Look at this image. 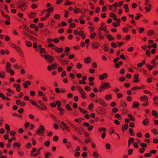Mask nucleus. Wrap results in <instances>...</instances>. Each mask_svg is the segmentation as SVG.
Listing matches in <instances>:
<instances>
[{
    "mask_svg": "<svg viewBox=\"0 0 158 158\" xmlns=\"http://www.w3.org/2000/svg\"><path fill=\"white\" fill-rule=\"evenodd\" d=\"M82 119H84L83 118H80L79 119L77 118L75 119V121L76 122L80 123L81 121V120Z\"/></svg>",
    "mask_w": 158,
    "mask_h": 158,
    "instance_id": "50",
    "label": "nucleus"
},
{
    "mask_svg": "<svg viewBox=\"0 0 158 158\" xmlns=\"http://www.w3.org/2000/svg\"><path fill=\"white\" fill-rule=\"evenodd\" d=\"M51 155V154L50 152H48L47 153H45V158H48L49 156Z\"/></svg>",
    "mask_w": 158,
    "mask_h": 158,
    "instance_id": "47",
    "label": "nucleus"
},
{
    "mask_svg": "<svg viewBox=\"0 0 158 158\" xmlns=\"http://www.w3.org/2000/svg\"><path fill=\"white\" fill-rule=\"evenodd\" d=\"M80 94H81V98L83 99H85L86 98V97L85 95L86 93L84 91L83 92H82Z\"/></svg>",
    "mask_w": 158,
    "mask_h": 158,
    "instance_id": "21",
    "label": "nucleus"
},
{
    "mask_svg": "<svg viewBox=\"0 0 158 158\" xmlns=\"http://www.w3.org/2000/svg\"><path fill=\"white\" fill-rule=\"evenodd\" d=\"M110 87V86L109 85V83H106L102 84L101 85L100 89H107Z\"/></svg>",
    "mask_w": 158,
    "mask_h": 158,
    "instance_id": "5",
    "label": "nucleus"
},
{
    "mask_svg": "<svg viewBox=\"0 0 158 158\" xmlns=\"http://www.w3.org/2000/svg\"><path fill=\"white\" fill-rule=\"evenodd\" d=\"M10 66L11 64L9 62H8L6 63L5 69L7 72H9V71L11 69Z\"/></svg>",
    "mask_w": 158,
    "mask_h": 158,
    "instance_id": "8",
    "label": "nucleus"
},
{
    "mask_svg": "<svg viewBox=\"0 0 158 158\" xmlns=\"http://www.w3.org/2000/svg\"><path fill=\"white\" fill-rule=\"evenodd\" d=\"M128 125L127 124H125L124 126H123L122 127V130L123 131V132H124V131L123 130V129H124L125 130H127L128 128Z\"/></svg>",
    "mask_w": 158,
    "mask_h": 158,
    "instance_id": "25",
    "label": "nucleus"
},
{
    "mask_svg": "<svg viewBox=\"0 0 158 158\" xmlns=\"http://www.w3.org/2000/svg\"><path fill=\"white\" fill-rule=\"evenodd\" d=\"M96 35V33H93L90 34V37L91 39L94 38Z\"/></svg>",
    "mask_w": 158,
    "mask_h": 158,
    "instance_id": "33",
    "label": "nucleus"
},
{
    "mask_svg": "<svg viewBox=\"0 0 158 158\" xmlns=\"http://www.w3.org/2000/svg\"><path fill=\"white\" fill-rule=\"evenodd\" d=\"M36 13L35 12H32L28 14L29 17L30 18H33L35 17Z\"/></svg>",
    "mask_w": 158,
    "mask_h": 158,
    "instance_id": "16",
    "label": "nucleus"
},
{
    "mask_svg": "<svg viewBox=\"0 0 158 158\" xmlns=\"http://www.w3.org/2000/svg\"><path fill=\"white\" fill-rule=\"evenodd\" d=\"M107 37L108 40L110 41L112 40L113 39L112 36L110 35H108L107 36Z\"/></svg>",
    "mask_w": 158,
    "mask_h": 158,
    "instance_id": "40",
    "label": "nucleus"
},
{
    "mask_svg": "<svg viewBox=\"0 0 158 158\" xmlns=\"http://www.w3.org/2000/svg\"><path fill=\"white\" fill-rule=\"evenodd\" d=\"M61 123L63 126H65V129L66 131L68 132L70 131V129L69 127H68L64 122H61Z\"/></svg>",
    "mask_w": 158,
    "mask_h": 158,
    "instance_id": "7",
    "label": "nucleus"
},
{
    "mask_svg": "<svg viewBox=\"0 0 158 158\" xmlns=\"http://www.w3.org/2000/svg\"><path fill=\"white\" fill-rule=\"evenodd\" d=\"M106 147L107 149L109 150L110 149V144L109 143H106Z\"/></svg>",
    "mask_w": 158,
    "mask_h": 158,
    "instance_id": "56",
    "label": "nucleus"
},
{
    "mask_svg": "<svg viewBox=\"0 0 158 158\" xmlns=\"http://www.w3.org/2000/svg\"><path fill=\"white\" fill-rule=\"evenodd\" d=\"M15 49L17 50L18 52L21 55H22L23 54V51L21 50V49L18 46H17V47H15Z\"/></svg>",
    "mask_w": 158,
    "mask_h": 158,
    "instance_id": "13",
    "label": "nucleus"
},
{
    "mask_svg": "<svg viewBox=\"0 0 158 158\" xmlns=\"http://www.w3.org/2000/svg\"><path fill=\"white\" fill-rule=\"evenodd\" d=\"M60 16L58 14H56L54 16V18L56 19H59L60 18Z\"/></svg>",
    "mask_w": 158,
    "mask_h": 158,
    "instance_id": "34",
    "label": "nucleus"
},
{
    "mask_svg": "<svg viewBox=\"0 0 158 158\" xmlns=\"http://www.w3.org/2000/svg\"><path fill=\"white\" fill-rule=\"evenodd\" d=\"M81 67H82V65L80 63H78L77 64V65H76V67L77 68H78L79 69L81 68Z\"/></svg>",
    "mask_w": 158,
    "mask_h": 158,
    "instance_id": "64",
    "label": "nucleus"
},
{
    "mask_svg": "<svg viewBox=\"0 0 158 158\" xmlns=\"http://www.w3.org/2000/svg\"><path fill=\"white\" fill-rule=\"evenodd\" d=\"M66 73L65 71H63L61 74V76L62 77H64L66 75Z\"/></svg>",
    "mask_w": 158,
    "mask_h": 158,
    "instance_id": "53",
    "label": "nucleus"
},
{
    "mask_svg": "<svg viewBox=\"0 0 158 158\" xmlns=\"http://www.w3.org/2000/svg\"><path fill=\"white\" fill-rule=\"evenodd\" d=\"M139 33H141L144 30V28L141 27L139 28Z\"/></svg>",
    "mask_w": 158,
    "mask_h": 158,
    "instance_id": "45",
    "label": "nucleus"
},
{
    "mask_svg": "<svg viewBox=\"0 0 158 158\" xmlns=\"http://www.w3.org/2000/svg\"><path fill=\"white\" fill-rule=\"evenodd\" d=\"M18 3V7L21 10L24 11L26 9L27 5L25 3L20 1Z\"/></svg>",
    "mask_w": 158,
    "mask_h": 158,
    "instance_id": "2",
    "label": "nucleus"
},
{
    "mask_svg": "<svg viewBox=\"0 0 158 158\" xmlns=\"http://www.w3.org/2000/svg\"><path fill=\"white\" fill-rule=\"evenodd\" d=\"M56 64H54L53 65L50 66L49 65L48 67V69L49 71H50L52 70V68H54V67H56Z\"/></svg>",
    "mask_w": 158,
    "mask_h": 158,
    "instance_id": "26",
    "label": "nucleus"
},
{
    "mask_svg": "<svg viewBox=\"0 0 158 158\" xmlns=\"http://www.w3.org/2000/svg\"><path fill=\"white\" fill-rule=\"evenodd\" d=\"M154 33V31L153 30H150L148 31L147 34L148 36H150L153 35Z\"/></svg>",
    "mask_w": 158,
    "mask_h": 158,
    "instance_id": "20",
    "label": "nucleus"
},
{
    "mask_svg": "<svg viewBox=\"0 0 158 158\" xmlns=\"http://www.w3.org/2000/svg\"><path fill=\"white\" fill-rule=\"evenodd\" d=\"M5 74L4 73L1 72V73H0V77L1 78H4L5 77L4 76V75Z\"/></svg>",
    "mask_w": 158,
    "mask_h": 158,
    "instance_id": "51",
    "label": "nucleus"
},
{
    "mask_svg": "<svg viewBox=\"0 0 158 158\" xmlns=\"http://www.w3.org/2000/svg\"><path fill=\"white\" fill-rule=\"evenodd\" d=\"M139 76V75L138 74H135L134 76V82L135 83H138L139 82V80L138 78V77Z\"/></svg>",
    "mask_w": 158,
    "mask_h": 158,
    "instance_id": "17",
    "label": "nucleus"
},
{
    "mask_svg": "<svg viewBox=\"0 0 158 158\" xmlns=\"http://www.w3.org/2000/svg\"><path fill=\"white\" fill-rule=\"evenodd\" d=\"M133 105L132 106V107L133 108H137L139 107V103L136 101L134 102H133Z\"/></svg>",
    "mask_w": 158,
    "mask_h": 158,
    "instance_id": "14",
    "label": "nucleus"
},
{
    "mask_svg": "<svg viewBox=\"0 0 158 158\" xmlns=\"http://www.w3.org/2000/svg\"><path fill=\"white\" fill-rule=\"evenodd\" d=\"M20 85L19 84H18L17 86L16 87V89L17 92H19L20 90Z\"/></svg>",
    "mask_w": 158,
    "mask_h": 158,
    "instance_id": "52",
    "label": "nucleus"
},
{
    "mask_svg": "<svg viewBox=\"0 0 158 158\" xmlns=\"http://www.w3.org/2000/svg\"><path fill=\"white\" fill-rule=\"evenodd\" d=\"M23 33L24 35L28 37H30V36L29 33H27L26 32L23 31Z\"/></svg>",
    "mask_w": 158,
    "mask_h": 158,
    "instance_id": "60",
    "label": "nucleus"
},
{
    "mask_svg": "<svg viewBox=\"0 0 158 158\" xmlns=\"http://www.w3.org/2000/svg\"><path fill=\"white\" fill-rule=\"evenodd\" d=\"M40 150V149H38L37 150V153H34L31 155V156L32 157H36L39 154V153Z\"/></svg>",
    "mask_w": 158,
    "mask_h": 158,
    "instance_id": "27",
    "label": "nucleus"
},
{
    "mask_svg": "<svg viewBox=\"0 0 158 158\" xmlns=\"http://www.w3.org/2000/svg\"><path fill=\"white\" fill-rule=\"evenodd\" d=\"M38 103L42 106V107L41 108L40 107V108L41 110H44L46 109L47 108L46 106L41 100L38 101Z\"/></svg>",
    "mask_w": 158,
    "mask_h": 158,
    "instance_id": "6",
    "label": "nucleus"
},
{
    "mask_svg": "<svg viewBox=\"0 0 158 158\" xmlns=\"http://www.w3.org/2000/svg\"><path fill=\"white\" fill-rule=\"evenodd\" d=\"M68 123L73 128L74 130L75 131H76L80 135H82V133L81 131V130L78 129L77 127H75L74 125H73L70 122H68Z\"/></svg>",
    "mask_w": 158,
    "mask_h": 158,
    "instance_id": "3",
    "label": "nucleus"
},
{
    "mask_svg": "<svg viewBox=\"0 0 158 158\" xmlns=\"http://www.w3.org/2000/svg\"><path fill=\"white\" fill-rule=\"evenodd\" d=\"M111 47L114 48H115L117 47V45L114 42H112L111 44Z\"/></svg>",
    "mask_w": 158,
    "mask_h": 158,
    "instance_id": "46",
    "label": "nucleus"
},
{
    "mask_svg": "<svg viewBox=\"0 0 158 158\" xmlns=\"http://www.w3.org/2000/svg\"><path fill=\"white\" fill-rule=\"evenodd\" d=\"M146 7H145V9L146 10L147 12H149L151 10L152 6L150 4H148L145 5Z\"/></svg>",
    "mask_w": 158,
    "mask_h": 158,
    "instance_id": "10",
    "label": "nucleus"
},
{
    "mask_svg": "<svg viewBox=\"0 0 158 158\" xmlns=\"http://www.w3.org/2000/svg\"><path fill=\"white\" fill-rule=\"evenodd\" d=\"M139 88H140V87L139 86H134L131 88V90L132 91L135 90H136L137 89H139Z\"/></svg>",
    "mask_w": 158,
    "mask_h": 158,
    "instance_id": "36",
    "label": "nucleus"
},
{
    "mask_svg": "<svg viewBox=\"0 0 158 158\" xmlns=\"http://www.w3.org/2000/svg\"><path fill=\"white\" fill-rule=\"evenodd\" d=\"M84 88L87 91H89L90 90V87L89 86H86Z\"/></svg>",
    "mask_w": 158,
    "mask_h": 158,
    "instance_id": "57",
    "label": "nucleus"
},
{
    "mask_svg": "<svg viewBox=\"0 0 158 158\" xmlns=\"http://www.w3.org/2000/svg\"><path fill=\"white\" fill-rule=\"evenodd\" d=\"M140 100L145 102H148V99L146 96L144 95L140 98Z\"/></svg>",
    "mask_w": 158,
    "mask_h": 158,
    "instance_id": "11",
    "label": "nucleus"
},
{
    "mask_svg": "<svg viewBox=\"0 0 158 158\" xmlns=\"http://www.w3.org/2000/svg\"><path fill=\"white\" fill-rule=\"evenodd\" d=\"M54 10V8L53 7H51L48 9L47 11L48 12H51L53 11Z\"/></svg>",
    "mask_w": 158,
    "mask_h": 158,
    "instance_id": "38",
    "label": "nucleus"
},
{
    "mask_svg": "<svg viewBox=\"0 0 158 158\" xmlns=\"http://www.w3.org/2000/svg\"><path fill=\"white\" fill-rule=\"evenodd\" d=\"M115 117L118 119H121L122 118L120 114H116Z\"/></svg>",
    "mask_w": 158,
    "mask_h": 158,
    "instance_id": "43",
    "label": "nucleus"
},
{
    "mask_svg": "<svg viewBox=\"0 0 158 158\" xmlns=\"http://www.w3.org/2000/svg\"><path fill=\"white\" fill-rule=\"evenodd\" d=\"M29 102L30 103H31L33 105L35 106L36 107H37L38 108H40V106L38 105L36 102H34V101L31 100H30Z\"/></svg>",
    "mask_w": 158,
    "mask_h": 158,
    "instance_id": "19",
    "label": "nucleus"
},
{
    "mask_svg": "<svg viewBox=\"0 0 158 158\" xmlns=\"http://www.w3.org/2000/svg\"><path fill=\"white\" fill-rule=\"evenodd\" d=\"M26 45L27 47H31L32 46V44L31 42L30 41L27 42H26Z\"/></svg>",
    "mask_w": 158,
    "mask_h": 158,
    "instance_id": "42",
    "label": "nucleus"
},
{
    "mask_svg": "<svg viewBox=\"0 0 158 158\" xmlns=\"http://www.w3.org/2000/svg\"><path fill=\"white\" fill-rule=\"evenodd\" d=\"M127 116L132 121H134L135 120V118L131 115V114H128L127 115Z\"/></svg>",
    "mask_w": 158,
    "mask_h": 158,
    "instance_id": "29",
    "label": "nucleus"
},
{
    "mask_svg": "<svg viewBox=\"0 0 158 158\" xmlns=\"http://www.w3.org/2000/svg\"><path fill=\"white\" fill-rule=\"evenodd\" d=\"M79 11H81L79 8H76L74 9V12L75 13H79Z\"/></svg>",
    "mask_w": 158,
    "mask_h": 158,
    "instance_id": "32",
    "label": "nucleus"
},
{
    "mask_svg": "<svg viewBox=\"0 0 158 158\" xmlns=\"http://www.w3.org/2000/svg\"><path fill=\"white\" fill-rule=\"evenodd\" d=\"M77 88L80 93L83 92V91H84L83 89L81 87L79 86H77Z\"/></svg>",
    "mask_w": 158,
    "mask_h": 158,
    "instance_id": "31",
    "label": "nucleus"
},
{
    "mask_svg": "<svg viewBox=\"0 0 158 158\" xmlns=\"http://www.w3.org/2000/svg\"><path fill=\"white\" fill-rule=\"evenodd\" d=\"M99 46V44L97 43L93 42L92 44V47L93 48L97 49Z\"/></svg>",
    "mask_w": 158,
    "mask_h": 158,
    "instance_id": "9",
    "label": "nucleus"
},
{
    "mask_svg": "<svg viewBox=\"0 0 158 158\" xmlns=\"http://www.w3.org/2000/svg\"><path fill=\"white\" fill-rule=\"evenodd\" d=\"M101 114H104L105 113V110L104 108H102L101 109Z\"/></svg>",
    "mask_w": 158,
    "mask_h": 158,
    "instance_id": "59",
    "label": "nucleus"
},
{
    "mask_svg": "<svg viewBox=\"0 0 158 158\" xmlns=\"http://www.w3.org/2000/svg\"><path fill=\"white\" fill-rule=\"evenodd\" d=\"M58 140V137L57 136H55L53 137V140L55 141H57Z\"/></svg>",
    "mask_w": 158,
    "mask_h": 158,
    "instance_id": "61",
    "label": "nucleus"
},
{
    "mask_svg": "<svg viewBox=\"0 0 158 158\" xmlns=\"http://www.w3.org/2000/svg\"><path fill=\"white\" fill-rule=\"evenodd\" d=\"M102 131H106V129L105 128L102 127L100 128L99 129V131L100 132H101Z\"/></svg>",
    "mask_w": 158,
    "mask_h": 158,
    "instance_id": "44",
    "label": "nucleus"
},
{
    "mask_svg": "<svg viewBox=\"0 0 158 158\" xmlns=\"http://www.w3.org/2000/svg\"><path fill=\"white\" fill-rule=\"evenodd\" d=\"M96 102H98L101 105L103 106H106V104L105 102L102 99L100 98H98L96 99L95 100Z\"/></svg>",
    "mask_w": 158,
    "mask_h": 158,
    "instance_id": "4",
    "label": "nucleus"
},
{
    "mask_svg": "<svg viewBox=\"0 0 158 158\" xmlns=\"http://www.w3.org/2000/svg\"><path fill=\"white\" fill-rule=\"evenodd\" d=\"M78 109L81 112H82L84 114L87 113L88 111L83 109L80 107H78Z\"/></svg>",
    "mask_w": 158,
    "mask_h": 158,
    "instance_id": "24",
    "label": "nucleus"
},
{
    "mask_svg": "<svg viewBox=\"0 0 158 158\" xmlns=\"http://www.w3.org/2000/svg\"><path fill=\"white\" fill-rule=\"evenodd\" d=\"M5 128L8 130L9 131L10 130V126L8 124H6L5 125Z\"/></svg>",
    "mask_w": 158,
    "mask_h": 158,
    "instance_id": "54",
    "label": "nucleus"
},
{
    "mask_svg": "<svg viewBox=\"0 0 158 158\" xmlns=\"http://www.w3.org/2000/svg\"><path fill=\"white\" fill-rule=\"evenodd\" d=\"M66 108L69 110H72L71 107L69 104H67L66 105Z\"/></svg>",
    "mask_w": 158,
    "mask_h": 158,
    "instance_id": "48",
    "label": "nucleus"
},
{
    "mask_svg": "<svg viewBox=\"0 0 158 158\" xmlns=\"http://www.w3.org/2000/svg\"><path fill=\"white\" fill-rule=\"evenodd\" d=\"M15 147H18V148H20V145L17 142H15L13 144V148H15Z\"/></svg>",
    "mask_w": 158,
    "mask_h": 158,
    "instance_id": "23",
    "label": "nucleus"
},
{
    "mask_svg": "<svg viewBox=\"0 0 158 158\" xmlns=\"http://www.w3.org/2000/svg\"><path fill=\"white\" fill-rule=\"evenodd\" d=\"M149 123V120L148 118H146L142 122L143 124L145 126L147 125Z\"/></svg>",
    "mask_w": 158,
    "mask_h": 158,
    "instance_id": "18",
    "label": "nucleus"
},
{
    "mask_svg": "<svg viewBox=\"0 0 158 158\" xmlns=\"http://www.w3.org/2000/svg\"><path fill=\"white\" fill-rule=\"evenodd\" d=\"M89 5L90 6L92 10H94V7L93 3L91 2H90L89 3Z\"/></svg>",
    "mask_w": 158,
    "mask_h": 158,
    "instance_id": "55",
    "label": "nucleus"
},
{
    "mask_svg": "<svg viewBox=\"0 0 158 158\" xmlns=\"http://www.w3.org/2000/svg\"><path fill=\"white\" fill-rule=\"evenodd\" d=\"M45 130L44 127L43 125H40V127L38 129L36 133L38 135H43L44 133Z\"/></svg>",
    "mask_w": 158,
    "mask_h": 158,
    "instance_id": "1",
    "label": "nucleus"
},
{
    "mask_svg": "<svg viewBox=\"0 0 158 158\" xmlns=\"http://www.w3.org/2000/svg\"><path fill=\"white\" fill-rule=\"evenodd\" d=\"M146 66L148 67V68L149 70H152L153 68L152 66L150 65L149 64H146Z\"/></svg>",
    "mask_w": 158,
    "mask_h": 158,
    "instance_id": "35",
    "label": "nucleus"
},
{
    "mask_svg": "<svg viewBox=\"0 0 158 158\" xmlns=\"http://www.w3.org/2000/svg\"><path fill=\"white\" fill-rule=\"evenodd\" d=\"M110 16L111 18H115L116 17V16L115 14L113 12H111L110 14Z\"/></svg>",
    "mask_w": 158,
    "mask_h": 158,
    "instance_id": "41",
    "label": "nucleus"
},
{
    "mask_svg": "<svg viewBox=\"0 0 158 158\" xmlns=\"http://www.w3.org/2000/svg\"><path fill=\"white\" fill-rule=\"evenodd\" d=\"M134 139L133 138H130L128 141V146H130L131 143V142H133L134 141Z\"/></svg>",
    "mask_w": 158,
    "mask_h": 158,
    "instance_id": "37",
    "label": "nucleus"
},
{
    "mask_svg": "<svg viewBox=\"0 0 158 158\" xmlns=\"http://www.w3.org/2000/svg\"><path fill=\"white\" fill-rule=\"evenodd\" d=\"M123 7L125 9V11L127 12H129V10L128 9V5L127 4H124L123 6Z\"/></svg>",
    "mask_w": 158,
    "mask_h": 158,
    "instance_id": "28",
    "label": "nucleus"
},
{
    "mask_svg": "<svg viewBox=\"0 0 158 158\" xmlns=\"http://www.w3.org/2000/svg\"><path fill=\"white\" fill-rule=\"evenodd\" d=\"M93 156L95 157H98L99 156V155L98 154L97 152H94L93 153Z\"/></svg>",
    "mask_w": 158,
    "mask_h": 158,
    "instance_id": "62",
    "label": "nucleus"
},
{
    "mask_svg": "<svg viewBox=\"0 0 158 158\" xmlns=\"http://www.w3.org/2000/svg\"><path fill=\"white\" fill-rule=\"evenodd\" d=\"M151 131L155 135H156L157 134V132L155 129H152Z\"/></svg>",
    "mask_w": 158,
    "mask_h": 158,
    "instance_id": "49",
    "label": "nucleus"
},
{
    "mask_svg": "<svg viewBox=\"0 0 158 158\" xmlns=\"http://www.w3.org/2000/svg\"><path fill=\"white\" fill-rule=\"evenodd\" d=\"M1 14H2V15L3 17H4L5 18H6V19L8 20H10V17L8 16L7 15L5 14H4V11H3L1 10Z\"/></svg>",
    "mask_w": 158,
    "mask_h": 158,
    "instance_id": "15",
    "label": "nucleus"
},
{
    "mask_svg": "<svg viewBox=\"0 0 158 158\" xmlns=\"http://www.w3.org/2000/svg\"><path fill=\"white\" fill-rule=\"evenodd\" d=\"M50 144V143L49 141H47L44 143V145L46 147H48Z\"/></svg>",
    "mask_w": 158,
    "mask_h": 158,
    "instance_id": "39",
    "label": "nucleus"
},
{
    "mask_svg": "<svg viewBox=\"0 0 158 158\" xmlns=\"http://www.w3.org/2000/svg\"><path fill=\"white\" fill-rule=\"evenodd\" d=\"M112 98V96L110 94H108L105 97V98L106 99L108 100H110Z\"/></svg>",
    "mask_w": 158,
    "mask_h": 158,
    "instance_id": "30",
    "label": "nucleus"
},
{
    "mask_svg": "<svg viewBox=\"0 0 158 158\" xmlns=\"http://www.w3.org/2000/svg\"><path fill=\"white\" fill-rule=\"evenodd\" d=\"M91 58L89 57H87L85 59H84V61L85 62L86 64L89 63L90 62V61H91Z\"/></svg>",
    "mask_w": 158,
    "mask_h": 158,
    "instance_id": "22",
    "label": "nucleus"
},
{
    "mask_svg": "<svg viewBox=\"0 0 158 158\" xmlns=\"http://www.w3.org/2000/svg\"><path fill=\"white\" fill-rule=\"evenodd\" d=\"M146 54L147 56H150V51L149 50H148L146 51Z\"/></svg>",
    "mask_w": 158,
    "mask_h": 158,
    "instance_id": "63",
    "label": "nucleus"
},
{
    "mask_svg": "<svg viewBox=\"0 0 158 158\" xmlns=\"http://www.w3.org/2000/svg\"><path fill=\"white\" fill-rule=\"evenodd\" d=\"M140 145L142 147H146L147 146V144L145 143H141Z\"/></svg>",
    "mask_w": 158,
    "mask_h": 158,
    "instance_id": "58",
    "label": "nucleus"
},
{
    "mask_svg": "<svg viewBox=\"0 0 158 158\" xmlns=\"http://www.w3.org/2000/svg\"><path fill=\"white\" fill-rule=\"evenodd\" d=\"M54 50L59 53H62L63 51V49L62 48H58V47H56L54 49Z\"/></svg>",
    "mask_w": 158,
    "mask_h": 158,
    "instance_id": "12",
    "label": "nucleus"
}]
</instances>
